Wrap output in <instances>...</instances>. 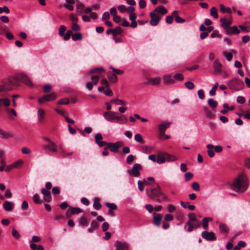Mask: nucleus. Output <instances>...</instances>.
<instances>
[{"instance_id":"obj_56","label":"nucleus","mask_w":250,"mask_h":250,"mask_svg":"<svg viewBox=\"0 0 250 250\" xmlns=\"http://www.w3.org/2000/svg\"><path fill=\"white\" fill-rule=\"evenodd\" d=\"M193 177V174L190 172H188L185 174V181L187 182L191 180Z\"/></svg>"},{"instance_id":"obj_44","label":"nucleus","mask_w":250,"mask_h":250,"mask_svg":"<svg viewBox=\"0 0 250 250\" xmlns=\"http://www.w3.org/2000/svg\"><path fill=\"white\" fill-rule=\"evenodd\" d=\"M83 210L79 208H71V213L72 214H79L81 212H83Z\"/></svg>"},{"instance_id":"obj_34","label":"nucleus","mask_w":250,"mask_h":250,"mask_svg":"<svg viewBox=\"0 0 250 250\" xmlns=\"http://www.w3.org/2000/svg\"><path fill=\"white\" fill-rule=\"evenodd\" d=\"M116 121L120 124H125L127 122V119L124 115L121 116H118Z\"/></svg>"},{"instance_id":"obj_1","label":"nucleus","mask_w":250,"mask_h":250,"mask_svg":"<svg viewBox=\"0 0 250 250\" xmlns=\"http://www.w3.org/2000/svg\"><path fill=\"white\" fill-rule=\"evenodd\" d=\"M248 179L247 176L243 173L235 178L233 182L230 185L231 189L238 193L245 192L248 189Z\"/></svg>"},{"instance_id":"obj_24","label":"nucleus","mask_w":250,"mask_h":250,"mask_svg":"<svg viewBox=\"0 0 250 250\" xmlns=\"http://www.w3.org/2000/svg\"><path fill=\"white\" fill-rule=\"evenodd\" d=\"M4 209L7 211H12L13 209V204L9 201H5L3 204Z\"/></svg>"},{"instance_id":"obj_11","label":"nucleus","mask_w":250,"mask_h":250,"mask_svg":"<svg viewBox=\"0 0 250 250\" xmlns=\"http://www.w3.org/2000/svg\"><path fill=\"white\" fill-rule=\"evenodd\" d=\"M142 169V167L139 164H135L131 169L130 175L135 177H138L140 174V170Z\"/></svg>"},{"instance_id":"obj_26","label":"nucleus","mask_w":250,"mask_h":250,"mask_svg":"<svg viewBox=\"0 0 250 250\" xmlns=\"http://www.w3.org/2000/svg\"><path fill=\"white\" fill-rule=\"evenodd\" d=\"M13 135L11 132H6L0 128V137L7 139L13 137Z\"/></svg>"},{"instance_id":"obj_21","label":"nucleus","mask_w":250,"mask_h":250,"mask_svg":"<svg viewBox=\"0 0 250 250\" xmlns=\"http://www.w3.org/2000/svg\"><path fill=\"white\" fill-rule=\"evenodd\" d=\"M188 221L185 225V229H186L187 228V226H188L190 224H192L193 222H195L198 220V219L196 218V216L194 213H189L188 215Z\"/></svg>"},{"instance_id":"obj_63","label":"nucleus","mask_w":250,"mask_h":250,"mask_svg":"<svg viewBox=\"0 0 250 250\" xmlns=\"http://www.w3.org/2000/svg\"><path fill=\"white\" fill-rule=\"evenodd\" d=\"M208 217H205L202 221L203 227L204 229H207L208 227Z\"/></svg>"},{"instance_id":"obj_19","label":"nucleus","mask_w":250,"mask_h":250,"mask_svg":"<svg viewBox=\"0 0 250 250\" xmlns=\"http://www.w3.org/2000/svg\"><path fill=\"white\" fill-rule=\"evenodd\" d=\"M164 83L166 85H170L174 83L175 81L170 75H165L163 77Z\"/></svg>"},{"instance_id":"obj_51","label":"nucleus","mask_w":250,"mask_h":250,"mask_svg":"<svg viewBox=\"0 0 250 250\" xmlns=\"http://www.w3.org/2000/svg\"><path fill=\"white\" fill-rule=\"evenodd\" d=\"M218 86V83H215V84L212 88V89L209 91V94L211 96H214L215 94L216 93V90L217 89V87Z\"/></svg>"},{"instance_id":"obj_13","label":"nucleus","mask_w":250,"mask_h":250,"mask_svg":"<svg viewBox=\"0 0 250 250\" xmlns=\"http://www.w3.org/2000/svg\"><path fill=\"white\" fill-rule=\"evenodd\" d=\"M161 83V78L159 77L150 78L148 79L147 81L144 83V84L148 85H158Z\"/></svg>"},{"instance_id":"obj_18","label":"nucleus","mask_w":250,"mask_h":250,"mask_svg":"<svg viewBox=\"0 0 250 250\" xmlns=\"http://www.w3.org/2000/svg\"><path fill=\"white\" fill-rule=\"evenodd\" d=\"M213 68L215 74L221 73L222 71V64L218 60H216L213 63Z\"/></svg>"},{"instance_id":"obj_30","label":"nucleus","mask_w":250,"mask_h":250,"mask_svg":"<svg viewBox=\"0 0 250 250\" xmlns=\"http://www.w3.org/2000/svg\"><path fill=\"white\" fill-rule=\"evenodd\" d=\"M101 207L102 205L100 203V198L98 197L95 198L93 204V208L96 210H99Z\"/></svg>"},{"instance_id":"obj_45","label":"nucleus","mask_w":250,"mask_h":250,"mask_svg":"<svg viewBox=\"0 0 250 250\" xmlns=\"http://www.w3.org/2000/svg\"><path fill=\"white\" fill-rule=\"evenodd\" d=\"M109 81L113 83H116L118 81V78L115 74H113L108 76Z\"/></svg>"},{"instance_id":"obj_10","label":"nucleus","mask_w":250,"mask_h":250,"mask_svg":"<svg viewBox=\"0 0 250 250\" xmlns=\"http://www.w3.org/2000/svg\"><path fill=\"white\" fill-rule=\"evenodd\" d=\"M149 15L151 18L150 24L152 26L157 25L161 20V17L157 15L155 12H150Z\"/></svg>"},{"instance_id":"obj_39","label":"nucleus","mask_w":250,"mask_h":250,"mask_svg":"<svg viewBox=\"0 0 250 250\" xmlns=\"http://www.w3.org/2000/svg\"><path fill=\"white\" fill-rule=\"evenodd\" d=\"M210 14L211 16H212L215 19H217L218 17L217 10L216 7H212L210 9Z\"/></svg>"},{"instance_id":"obj_22","label":"nucleus","mask_w":250,"mask_h":250,"mask_svg":"<svg viewBox=\"0 0 250 250\" xmlns=\"http://www.w3.org/2000/svg\"><path fill=\"white\" fill-rule=\"evenodd\" d=\"M219 229L220 232L225 235H227L229 232V227L226 224L223 223H221L219 224Z\"/></svg>"},{"instance_id":"obj_20","label":"nucleus","mask_w":250,"mask_h":250,"mask_svg":"<svg viewBox=\"0 0 250 250\" xmlns=\"http://www.w3.org/2000/svg\"><path fill=\"white\" fill-rule=\"evenodd\" d=\"M201 226V222L198 220L197 221L193 222V223L191 224H190L188 226H187V231L188 232H191L194 229H196L197 228L200 227Z\"/></svg>"},{"instance_id":"obj_53","label":"nucleus","mask_w":250,"mask_h":250,"mask_svg":"<svg viewBox=\"0 0 250 250\" xmlns=\"http://www.w3.org/2000/svg\"><path fill=\"white\" fill-rule=\"evenodd\" d=\"M83 5L82 3H78L76 7L77 12L80 14L83 12Z\"/></svg>"},{"instance_id":"obj_17","label":"nucleus","mask_w":250,"mask_h":250,"mask_svg":"<svg viewBox=\"0 0 250 250\" xmlns=\"http://www.w3.org/2000/svg\"><path fill=\"white\" fill-rule=\"evenodd\" d=\"M153 214L155 216L153 218V223L156 226H159L161 224V222L162 220V215L161 214H157L155 212L153 213Z\"/></svg>"},{"instance_id":"obj_6","label":"nucleus","mask_w":250,"mask_h":250,"mask_svg":"<svg viewBox=\"0 0 250 250\" xmlns=\"http://www.w3.org/2000/svg\"><path fill=\"white\" fill-rule=\"evenodd\" d=\"M220 21L221 23L222 27L227 30L229 27V25L232 23V20L231 16L228 17L225 16L224 18L220 19Z\"/></svg>"},{"instance_id":"obj_42","label":"nucleus","mask_w":250,"mask_h":250,"mask_svg":"<svg viewBox=\"0 0 250 250\" xmlns=\"http://www.w3.org/2000/svg\"><path fill=\"white\" fill-rule=\"evenodd\" d=\"M208 104L210 107L214 108L217 105V102L213 99H209L208 100Z\"/></svg>"},{"instance_id":"obj_49","label":"nucleus","mask_w":250,"mask_h":250,"mask_svg":"<svg viewBox=\"0 0 250 250\" xmlns=\"http://www.w3.org/2000/svg\"><path fill=\"white\" fill-rule=\"evenodd\" d=\"M73 35L72 31L70 30H67L66 34L64 35L63 40L64 41H68L69 40L70 37Z\"/></svg>"},{"instance_id":"obj_16","label":"nucleus","mask_w":250,"mask_h":250,"mask_svg":"<svg viewBox=\"0 0 250 250\" xmlns=\"http://www.w3.org/2000/svg\"><path fill=\"white\" fill-rule=\"evenodd\" d=\"M41 192L44 195V200L45 201L48 202L51 200V192L49 190L42 188L41 189Z\"/></svg>"},{"instance_id":"obj_32","label":"nucleus","mask_w":250,"mask_h":250,"mask_svg":"<svg viewBox=\"0 0 250 250\" xmlns=\"http://www.w3.org/2000/svg\"><path fill=\"white\" fill-rule=\"evenodd\" d=\"M123 30L120 26H117L116 28L113 29V37H117V35L122 34Z\"/></svg>"},{"instance_id":"obj_27","label":"nucleus","mask_w":250,"mask_h":250,"mask_svg":"<svg viewBox=\"0 0 250 250\" xmlns=\"http://www.w3.org/2000/svg\"><path fill=\"white\" fill-rule=\"evenodd\" d=\"M98 227V223L95 220H93L91 223L90 227L88 229V231L90 233L92 232L94 230L97 229Z\"/></svg>"},{"instance_id":"obj_33","label":"nucleus","mask_w":250,"mask_h":250,"mask_svg":"<svg viewBox=\"0 0 250 250\" xmlns=\"http://www.w3.org/2000/svg\"><path fill=\"white\" fill-rule=\"evenodd\" d=\"M166 162L164 153L158 154L157 159V162L160 164Z\"/></svg>"},{"instance_id":"obj_25","label":"nucleus","mask_w":250,"mask_h":250,"mask_svg":"<svg viewBox=\"0 0 250 250\" xmlns=\"http://www.w3.org/2000/svg\"><path fill=\"white\" fill-rule=\"evenodd\" d=\"M45 115V113L44 110L39 108L38 111V119L39 122L41 123L43 120Z\"/></svg>"},{"instance_id":"obj_15","label":"nucleus","mask_w":250,"mask_h":250,"mask_svg":"<svg viewBox=\"0 0 250 250\" xmlns=\"http://www.w3.org/2000/svg\"><path fill=\"white\" fill-rule=\"evenodd\" d=\"M115 245L116 250H128L129 249L128 244L125 242L122 243L119 241H116Z\"/></svg>"},{"instance_id":"obj_50","label":"nucleus","mask_w":250,"mask_h":250,"mask_svg":"<svg viewBox=\"0 0 250 250\" xmlns=\"http://www.w3.org/2000/svg\"><path fill=\"white\" fill-rule=\"evenodd\" d=\"M80 224L82 226H87L88 225V221L85 217H81L80 220Z\"/></svg>"},{"instance_id":"obj_62","label":"nucleus","mask_w":250,"mask_h":250,"mask_svg":"<svg viewBox=\"0 0 250 250\" xmlns=\"http://www.w3.org/2000/svg\"><path fill=\"white\" fill-rule=\"evenodd\" d=\"M134 160V156L132 155H129L126 158V163L128 164H130Z\"/></svg>"},{"instance_id":"obj_9","label":"nucleus","mask_w":250,"mask_h":250,"mask_svg":"<svg viewBox=\"0 0 250 250\" xmlns=\"http://www.w3.org/2000/svg\"><path fill=\"white\" fill-rule=\"evenodd\" d=\"M104 116L107 121L111 122L113 120H116L118 115L115 112L106 111L104 113Z\"/></svg>"},{"instance_id":"obj_43","label":"nucleus","mask_w":250,"mask_h":250,"mask_svg":"<svg viewBox=\"0 0 250 250\" xmlns=\"http://www.w3.org/2000/svg\"><path fill=\"white\" fill-rule=\"evenodd\" d=\"M10 101L7 99H0V106L2 105H4L5 106H8L10 105Z\"/></svg>"},{"instance_id":"obj_47","label":"nucleus","mask_w":250,"mask_h":250,"mask_svg":"<svg viewBox=\"0 0 250 250\" xmlns=\"http://www.w3.org/2000/svg\"><path fill=\"white\" fill-rule=\"evenodd\" d=\"M12 235L16 239H19L21 236L19 232L15 228L12 229Z\"/></svg>"},{"instance_id":"obj_8","label":"nucleus","mask_w":250,"mask_h":250,"mask_svg":"<svg viewBox=\"0 0 250 250\" xmlns=\"http://www.w3.org/2000/svg\"><path fill=\"white\" fill-rule=\"evenodd\" d=\"M18 79L19 81L29 87H32L34 85L27 76L24 74H20L18 77Z\"/></svg>"},{"instance_id":"obj_61","label":"nucleus","mask_w":250,"mask_h":250,"mask_svg":"<svg viewBox=\"0 0 250 250\" xmlns=\"http://www.w3.org/2000/svg\"><path fill=\"white\" fill-rule=\"evenodd\" d=\"M23 162L22 160H19L18 161H17L16 162H15V163H13V166H14V167L15 168H18L19 167H20L22 165V164H23Z\"/></svg>"},{"instance_id":"obj_36","label":"nucleus","mask_w":250,"mask_h":250,"mask_svg":"<svg viewBox=\"0 0 250 250\" xmlns=\"http://www.w3.org/2000/svg\"><path fill=\"white\" fill-rule=\"evenodd\" d=\"M110 103L112 104H115L117 105H124L125 104V103L122 100H120L118 99H113L110 101Z\"/></svg>"},{"instance_id":"obj_52","label":"nucleus","mask_w":250,"mask_h":250,"mask_svg":"<svg viewBox=\"0 0 250 250\" xmlns=\"http://www.w3.org/2000/svg\"><path fill=\"white\" fill-rule=\"evenodd\" d=\"M223 53L228 61H230L232 60L233 55L231 52L228 53L226 51H224Z\"/></svg>"},{"instance_id":"obj_35","label":"nucleus","mask_w":250,"mask_h":250,"mask_svg":"<svg viewBox=\"0 0 250 250\" xmlns=\"http://www.w3.org/2000/svg\"><path fill=\"white\" fill-rule=\"evenodd\" d=\"M66 28L65 26L63 25H61L59 29V35L60 36L63 37L64 38L65 35V31Z\"/></svg>"},{"instance_id":"obj_57","label":"nucleus","mask_w":250,"mask_h":250,"mask_svg":"<svg viewBox=\"0 0 250 250\" xmlns=\"http://www.w3.org/2000/svg\"><path fill=\"white\" fill-rule=\"evenodd\" d=\"M61 154L63 157L65 158L67 156H71L73 154V152H66L64 149H61Z\"/></svg>"},{"instance_id":"obj_31","label":"nucleus","mask_w":250,"mask_h":250,"mask_svg":"<svg viewBox=\"0 0 250 250\" xmlns=\"http://www.w3.org/2000/svg\"><path fill=\"white\" fill-rule=\"evenodd\" d=\"M166 162H172L177 160V158L174 155L168 153H164Z\"/></svg>"},{"instance_id":"obj_29","label":"nucleus","mask_w":250,"mask_h":250,"mask_svg":"<svg viewBox=\"0 0 250 250\" xmlns=\"http://www.w3.org/2000/svg\"><path fill=\"white\" fill-rule=\"evenodd\" d=\"M227 32L228 34H238L240 31L238 29L236 26H233L232 27H229V29L227 30Z\"/></svg>"},{"instance_id":"obj_38","label":"nucleus","mask_w":250,"mask_h":250,"mask_svg":"<svg viewBox=\"0 0 250 250\" xmlns=\"http://www.w3.org/2000/svg\"><path fill=\"white\" fill-rule=\"evenodd\" d=\"M83 37L81 33L78 32L76 34H74L72 35V39L74 41H81L82 40Z\"/></svg>"},{"instance_id":"obj_58","label":"nucleus","mask_w":250,"mask_h":250,"mask_svg":"<svg viewBox=\"0 0 250 250\" xmlns=\"http://www.w3.org/2000/svg\"><path fill=\"white\" fill-rule=\"evenodd\" d=\"M135 140L136 142L143 143V140L142 136L140 134H136L134 136Z\"/></svg>"},{"instance_id":"obj_48","label":"nucleus","mask_w":250,"mask_h":250,"mask_svg":"<svg viewBox=\"0 0 250 250\" xmlns=\"http://www.w3.org/2000/svg\"><path fill=\"white\" fill-rule=\"evenodd\" d=\"M204 110L207 118L209 119H212L214 118L213 114L210 111H209L207 108H205L204 109Z\"/></svg>"},{"instance_id":"obj_28","label":"nucleus","mask_w":250,"mask_h":250,"mask_svg":"<svg viewBox=\"0 0 250 250\" xmlns=\"http://www.w3.org/2000/svg\"><path fill=\"white\" fill-rule=\"evenodd\" d=\"M66 3L64 4V7L70 11H72L74 9L73 6L71 5L75 3V0H66Z\"/></svg>"},{"instance_id":"obj_55","label":"nucleus","mask_w":250,"mask_h":250,"mask_svg":"<svg viewBox=\"0 0 250 250\" xmlns=\"http://www.w3.org/2000/svg\"><path fill=\"white\" fill-rule=\"evenodd\" d=\"M185 85L188 89L190 90L193 89L195 86L194 83L189 81L185 83Z\"/></svg>"},{"instance_id":"obj_7","label":"nucleus","mask_w":250,"mask_h":250,"mask_svg":"<svg viewBox=\"0 0 250 250\" xmlns=\"http://www.w3.org/2000/svg\"><path fill=\"white\" fill-rule=\"evenodd\" d=\"M57 97L55 93H51L50 94L45 95L42 98L39 99L38 102L40 104L44 103L45 101H54Z\"/></svg>"},{"instance_id":"obj_23","label":"nucleus","mask_w":250,"mask_h":250,"mask_svg":"<svg viewBox=\"0 0 250 250\" xmlns=\"http://www.w3.org/2000/svg\"><path fill=\"white\" fill-rule=\"evenodd\" d=\"M153 12L159 13L162 15H165L167 13V9L163 5H160L157 7Z\"/></svg>"},{"instance_id":"obj_54","label":"nucleus","mask_w":250,"mask_h":250,"mask_svg":"<svg viewBox=\"0 0 250 250\" xmlns=\"http://www.w3.org/2000/svg\"><path fill=\"white\" fill-rule=\"evenodd\" d=\"M70 101L68 98H63L60 100L58 102L59 104H67L69 103Z\"/></svg>"},{"instance_id":"obj_41","label":"nucleus","mask_w":250,"mask_h":250,"mask_svg":"<svg viewBox=\"0 0 250 250\" xmlns=\"http://www.w3.org/2000/svg\"><path fill=\"white\" fill-rule=\"evenodd\" d=\"M33 199L34 202L36 204H42L43 202L42 200H40V196L37 193H36L33 195Z\"/></svg>"},{"instance_id":"obj_46","label":"nucleus","mask_w":250,"mask_h":250,"mask_svg":"<svg viewBox=\"0 0 250 250\" xmlns=\"http://www.w3.org/2000/svg\"><path fill=\"white\" fill-rule=\"evenodd\" d=\"M105 206H107L111 210H116L117 208V206L114 203H110L106 202L105 204Z\"/></svg>"},{"instance_id":"obj_4","label":"nucleus","mask_w":250,"mask_h":250,"mask_svg":"<svg viewBox=\"0 0 250 250\" xmlns=\"http://www.w3.org/2000/svg\"><path fill=\"white\" fill-rule=\"evenodd\" d=\"M228 85L231 89L239 90L243 87L244 83L238 79H234L229 81Z\"/></svg>"},{"instance_id":"obj_40","label":"nucleus","mask_w":250,"mask_h":250,"mask_svg":"<svg viewBox=\"0 0 250 250\" xmlns=\"http://www.w3.org/2000/svg\"><path fill=\"white\" fill-rule=\"evenodd\" d=\"M246 245V244L245 242L243 241H240L238 242L237 245L234 247L233 250H240L241 248L244 247Z\"/></svg>"},{"instance_id":"obj_5","label":"nucleus","mask_w":250,"mask_h":250,"mask_svg":"<svg viewBox=\"0 0 250 250\" xmlns=\"http://www.w3.org/2000/svg\"><path fill=\"white\" fill-rule=\"evenodd\" d=\"M124 146L123 142H117L116 143H109L107 144V148L109 149L111 151L113 152H117L119 151L120 147Z\"/></svg>"},{"instance_id":"obj_3","label":"nucleus","mask_w":250,"mask_h":250,"mask_svg":"<svg viewBox=\"0 0 250 250\" xmlns=\"http://www.w3.org/2000/svg\"><path fill=\"white\" fill-rule=\"evenodd\" d=\"M147 194L150 198L154 199L161 194H163V192L161 187L159 185H157V187L155 188L147 190Z\"/></svg>"},{"instance_id":"obj_64","label":"nucleus","mask_w":250,"mask_h":250,"mask_svg":"<svg viewBox=\"0 0 250 250\" xmlns=\"http://www.w3.org/2000/svg\"><path fill=\"white\" fill-rule=\"evenodd\" d=\"M43 92L48 93L51 90V86L49 84H46L43 86Z\"/></svg>"},{"instance_id":"obj_60","label":"nucleus","mask_w":250,"mask_h":250,"mask_svg":"<svg viewBox=\"0 0 250 250\" xmlns=\"http://www.w3.org/2000/svg\"><path fill=\"white\" fill-rule=\"evenodd\" d=\"M174 78L177 81H183L184 80V76L181 73H178L174 76Z\"/></svg>"},{"instance_id":"obj_37","label":"nucleus","mask_w":250,"mask_h":250,"mask_svg":"<svg viewBox=\"0 0 250 250\" xmlns=\"http://www.w3.org/2000/svg\"><path fill=\"white\" fill-rule=\"evenodd\" d=\"M171 124L170 122H166L163 124H161L159 125V130H166V129L168 128Z\"/></svg>"},{"instance_id":"obj_2","label":"nucleus","mask_w":250,"mask_h":250,"mask_svg":"<svg viewBox=\"0 0 250 250\" xmlns=\"http://www.w3.org/2000/svg\"><path fill=\"white\" fill-rule=\"evenodd\" d=\"M104 72V69L103 67L94 68L89 71L88 74L91 76V79L94 85H97L99 78L104 76L102 74V72Z\"/></svg>"},{"instance_id":"obj_14","label":"nucleus","mask_w":250,"mask_h":250,"mask_svg":"<svg viewBox=\"0 0 250 250\" xmlns=\"http://www.w3.org/2000/svg\"><path fill=\"white\" fill-rule=\"evenodd\" d=\"M202 236L207 240L212 241L215 240L216 237L213 232L204 231L202 233Z\"/></svg>"},{"instance_id":"obj_59","label":"nucleus","mask_w":250,"mask_h":250,"mask_svg":"<svg viewBox=\"0 0 250 250\" xmlns=\"http://www.w3.org/2000/svg\"><path fill=\"white\" fill-rule=\"evenodd\" d=\"M191 187L196 191L200 190V185L197 182H193L191 185Z\"/></svg>"},{"instance_id":"obj_12","label":"nucleus","mask_w":250,"mask_h":250,"mask_svg":"<svg viewBox=\"0 0 250 250\" xmlns=\"http://www.w3.org/2000/svg\"><path fill=\"white\" fill-rule=\"evenodd\" d=\"M45 140L47 142L48 144L44 145V147L47 148L50 151L57 152V149L56 144L48 138H45Z\"/></svg>"}]
</instances>
